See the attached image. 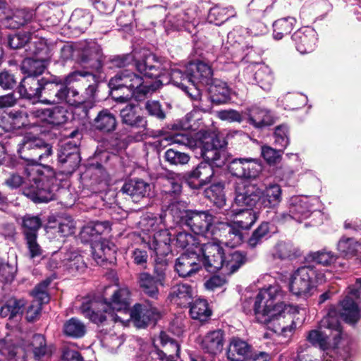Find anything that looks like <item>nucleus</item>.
<instances>
[{
	"label": "nucleus",
	"mask_w": 361,
	"mask_h": 361,
	"mask_svg": "<svg viewBox=\"0 0 361 361\" xmlns=\"http://www.w3.org/2000/svg\"><path fill=\"white\" fill-rule=\"evenodd\" d=\"M159 74L152 78H159L153 82L144 81L143 78L129 70H123L117 73L111 78L109 86L113 94H117L119 90H124L123 95L118 99L123 101L130 97L141 100L145 97L152 94L159 89L163 85L172 82L175 86L181 88L191 99L197 101L201 99V92L198 87L192 83V79L188 72H185L179 68L173 67L166 75L162 72L161 64L159 68Z\"/></svg>",
	"instance_id": "f257e3e1"
},
{
	"label": "nucleus",
	"mask_w": 361,
	"mask_h": 361,
	"mask_svg": "<svg viewBox=\"0 0 361 361\" xmlns=\"http://www.w3.org/2000/svg\"><path fill=\"white\" fill-rule=\"evenodd\" d=\"M285 295L279 284L270 285L262 288L253 300L243 302V309L247 312L252 311L256 320L268 326L276 334L288 336L295 328L293 314L299 312L298 307L280 300Z\"/></svg>",
	"instance_id": "f03ea898"
},
{
	"label": "nucleus",
	"mask_w": 361,
	"mask_h": 361,
	"mask_svg": "<svg viewBox=\"0 0 361 361\" xmlns=\"http://www.w3.org/2000/svg\"><path fill=\"white\" fill-rule=\"evenodd\" d=\"M171 143L185 145L190 149L200 148L205 161L201 162L190 173V177L197 179L200 185L212 181L214 167H221L227 160L226 142L214 132L200 130L190 135L186 133H172L165 137Z\"/></svg>",
	"instance_id": "7ed1b4c3"
},
{
	"label": "nucleus",
	"mask_w": 361,
	"mask_h": 361,
	"mask_svg": "<svg viewBox=\"0 0 361 361\" xmlns=\"http://www.w3.org/2000/svg\"><path fill=\"white\" fill-rule=\"evenodd\" d=\"M225 240H215L203 243L202 252L204 257V267L209 272L223 269L225 273L232 274L245 262V256L238 251L225 252L221 243Z\"/></svg>",
	"instance_id": "20e7f679"
},
{
	"label": "nucleus",
	"mask_w": 361,
	"mask_h": 361,
	"mask_svg": "<svg viewBox=\"0 0 361 361\" xmlns=\"http://www.w3.org/2000/svg\"><path fill=\"white\" fill-rule=\"evenodd\" d=\"M25 173V178L18 173H12L5 183L12 189L24 184L23 194L35 202H47L52 200L49 185L44 182L46 177L40 172L39 169L27 166Z\"/></svg>",
	"instance_id": "39448f33"
},
{
	"label": "nucleus",
	"mask_w": 361,
	"mask_h": 361,
	"mask_svg": "<svg viewBox=\"0 0 361 361\" xmlns=\"http://www.w3.org/2000/svg\"><path fill=\"white\" fill-rule=\"evenodd\" d=\"M104 56L102 48L94 41L83 42L78 44V57L76 62L90 71H76L68 74L66 78V83H71L80 80V78H87L89 82H96L97 77L94 72L99 73L102 68Z\"/></svg>",
	"instance_id": "423d86ee"
},
{
	"label": "nucleus",
	"mask_w": 361,
	"mask_h": 361,
	"mask_svg": "<svg viewBox=\"0 0 361 361\" xmlns=\"http://www.w3.org/2000/svg\"><path fill=\"white\" fill-rule=\"evenodd\" d=\"M142 243L147 245L153 254L167 255L171 252V235L161 225V219L145 216L139 222Z\"/></svg>",
	"instance_id": "0eeeda50"
},
{
	"label": "nucleus",
	"mask_w": 361,
	"mask_h": 361,
	"mask_svg": "<svg viewBox=\"0 0 361 361\" xmlns=\"http://www.w3.org/2000/svg\"><path fill=\"white\" fill-rule=\"evenodd\" d=\"M341 336V328L336 312L331 309L319 322L318 329L308 332L307 340L324 350L336 348Z\"/></svg>",
	"instance_id": "6e6552de"
},
{
	"label": "nucleus",
	"mask_w": 361,
	"mask_h": 361,
	"mask_svg": "<svg viewBox=\"0 0 361 361\" xmlns=\"http://www.w3.org/2000/svg\"><path fill=\"white\" fill-rule=\"evenodd\" d=\"M226 215L231 217L235 216L236 220L231 223L222 224V229L226 233L224 243L228 247H234L242 243L243 240L242 231L250 229L256 221L257 215L252 209H240L237 212L234 208L228 211Z\"/></svg>",
	"instance_id": "1a4fd4ad"
},
{
	"label": "nucleus",
	"mask_w": 361,
	"mask_h": 361,
	"mask_svg": "<svg viewBox=\"0 0 361 361\" xmlns=\"http://www.w3.org/2000/svg\"><path fill=\"white\" fill-rule=\"evenodd\" d=\"M133 61L137 71L146 77L152 78L159 74L160 61L152 54H142L134 50L131 54L117 56L112 60L113 64L118 68L125 67Z\"/></svg>",
	"instance_id": "9d476101"
},
{
	"label": "nucleus",
	"mask_w": 361,
	"mask_h": 361,
	"mask_svg": "<svg viewBox=\"0 0 361 361\" xmlns=\"http://www.w3.org/2000/svg\"><path fill=\"white\" fill-rule=\"evenodd\" d=\"M215 219L209 211L189 210L181 216L183 223L192 232L212 241L218 240L214 237Z\"/></svg>",
	"instance_id": "9b49d317"
},
{
	"label": "nucleus",
	"mask_w": 361,
	"mask_h": 361,
	"mask_svg": "<svg viewBox=\"0 0 361 361\" xmlns=\"http://www.w3.org/2000/svg\"><path fill=\"white\" fill-rule=\"evenodd\" d=\"M155 342H159L164 350L149 352L143 349L138 353L135 361H176L179 356L180 345L174 339L166 333L161 331Z\"/></svg>",
	"instance_id": "f8f14e48"
},
{
	"label": "nucleus",
	"mask_w": 361,
	"mask_h": 361,
	"mask_svg": "<svg viewBox=\"0 0 361 361\" xmlns=\"http://www.w3.org/2000/svg\"><path fill=\"white\" fill-rule=\"evenodd\" d=\"M315 269L311 266L298 268L290 278L289 290L295 296L307 299L313 294Z\"/></svg>",
	"instance_id": "ddd939ff"
},
{
	"label": "nucleus",
	"mask_w": 361,
	"mask_h": 361,
	"mask_svg": "<svg viewBox=\"0 0 361 361\" xmlns=\"http://www.w3.org/2000/svg\"><path fill=\"white\" fill-rule=\"evenodd\" d=\"M260 159L255 158H235L229 162L228 171L234 176L252 180L262 171Z\"/></svg>",
	"instance_id": "4468645a"
},
{
	"label": "nucleus",
	"mask_w": 361,
	"mask_h": 361,
	"mask_svg": "<svg viewBox=\"0 0 361 361\" xmlns=\"http://www.w3.org/2000/svg\"><path fill=\"white\" fill-rule=\"evenodd\" d=\"M202 251V248L200 249ZM204 260L202 252L201 255L195 252H188L182 254L178 257L175 262V271L180 277L192 276L204 267Z\"/></svg>",
	"instance_id": "2eb2a0df"
},
{
	"label": "nucleus",
	"mask_w": 361,
	"mask_h": 361,
	"mask_svg": "<svg viewBox=\"0 0 361 361\" xmlns=\"http://www.w3.org/2000/svg\"><path fill=\"white\" fill-rule=\"evenodd\" d=\"M129 314L138 328H144L150 322H156L160 318L159 311L148 301L135 304L130 310Z\"/></svg>",
	"instance_id": "dca6fc26"
},
{
	"label": "nucleus",
	"mask_w": 361,
	"mask_h": 361,
	"mask_svg": "<svg viewBox=\"0 0 361 361\" xmlns=\"http://www.w3.org/2000/svg\"><path fill=\"white\" fill-rule=\"evenodd\" d=\"M359 295V290L352 288L340 302V315L347 323L355 324L360 317V310L357 302Z\"/></svg>",
	"instance_id": "f3484780"
},
{
	"label": "nucleus",
	"mask_w": 361,
	"mask_h": 361,
	"mask_svg": "<svg viewBox=\"0 0 361 361\" xmlns=\"http://www.w3.org/2000/svg\"><path fill=\"white\" fill-rule=\"evenodd\" d=\"M58 161L64 172H73L80 161L78 147L76 143L69 141L63 145L58 154Z\"/></svg>",
	"instance_id": "a211bd4d"
},
{
	"label": "nucleus",
	"mask_w": 361,
	"mask_h": 361,
	"mask_svg": "<svg viewBox=\"0 0 361 361\" xmlns=\"http://www.w3.org/2000/svg\"><path fill=\"white\" fill-rule=\"evenodd\" d=\"M259 188L256 185L248 184L235 190L234 204L240 207L259 208Z\"/></svg>",
	"instance_id": "6ab92c4d"
},
{
	"label": "nucleus",
	"mask_w": 361,
	"mask_h": 361,
	"mask_svg": "<svg viewBox=\"0 0 361 361\" xmlns=\"http://www.w3.org/2000/svg\"><path fill=\"white\" fill-rule=\"evenodd\" d=\"M68 114L67 109L61 106L46 109L33 108L30 110V116L33 118H39L55 126L65 123L68 120Z\"/></svg>",
	"instance_id": "aec40b11"
},
{
	"label": "nucleus",
	"mask_w": 361,
	"mask_h": 361,
	"mask_svg": "<svg viewBox=\"0 0 361 361\" xmlns=\"http://www.w3.org/2000/svg\"><path fill=\"white\" fill-rule=\"evenodd\" d=\"M95 303H82L80 307L82 314L87 318L90 319L94 323L101 324L106 320L113 321L114 322L124 323V319L118 316L116 312H112L106 303H102L101 310L95 311L93 307Z\"/></svg>",
	"instance_id": "412c9836"
},
{
	"label": "nucleus",
	"mask_w": 361,
	"mask_h": 361,
	"mask_svg": "<svg viewBox=\"0 0 361 361\" xmlns=\"http://www.w3.org/2000/svg\"><path fill=\"white\" fill-rule=\"evenodd\" d=\"M314 198L307 196H293L289 200L288 209L293 214L294 220L301 222L310 216L314 211Z\"/></svg>",
	"instance_id": "4be33fe9"
},
{
	"label": "nucleus",
	"mask_w": 361,
	"mask_h": 361,
	"mask_svg": "<svg viewBox=\"0 0 361 361\" xmlns=\"http://www.w3.org/2000/svg\"><path fill=\"white\" fill-rule=\"evenodd\" d=\"M296 49L305 54L313 51L317 40L316 31L310 27H305L297 30L292 36Z\"/></svg>",
	"instance_id": "5701e85b"
},
{
	"label": "nucleus",
	"mask_w": 361,
	"mask_h": 361,
	"mask_svg": "<svg viewBox=\"0 0 361 361\" xmlns=\"http://www.w3.org/2000/svg\"><path fill=\"white\" fill-rule=\"evenodd\" d=\"M30 117V113L28 114L22 111H4L1 116V125L6 131L35 125L31 122Z\"/></svg>",
	"instance_id": "b1692460"
},
{
	"label": "nucleus",
	"mask_w": 361,
	"mask_h": 361,
	"mask_svg": "<svg viewBox=\"0 0 361 361\" xmlns=\"http://www.w3.org/2000/svg\"><path fill=\"white\" fill-rule=\"evenodd\" d=\"M186 71L190 75L192 83L197 87V83L208 85L213 80V71L209 65L202 61L190 63Z\"/></svg>",
	"instance_id": "393cba45"
},
{
	"label": "nucleus",
	"mask_w": 361,
	"mask_h": 361,
	"mask_svg": "<svg viewBox=\"0 0 361 361\" xmlns=\"http://www.w3.org/2000/svg\"><path fill=\"white\" fill-rule=\"evenodd\" d=\"M35 16L32 10L8 9L2 18V24L9 29H18L30 23Z\"/></svg>",
	"instance_id": "a878e982"
},
{
	"label": "nucleus",
	"mask_w": 361,
	"mask_h": 361,
	"mask_svg": "<svg viewBox=\"0 0 361 361\" xmlns=\"http://www.w3.org/2000/svg\"><path fill=\"white\" fill-rule=\"evenodd\" d=\"M42 80L36 77L27 75L21 80L18 92L23 98L32 100L34 104L39 103V98H42Z\"/></svg>",
	"instance_id": "bb28decb"
},
{
	"label": "nucleus",
	"mask_w": 361,
	"mask_h": 361,
	"mask_svg": "<svg viewBox=\"0 0 361 361\" xmlns=\"http://www.w3.org/2000/svg\"><path fill=\"white\" fill-rule=\"evenodd\" d=\"M224 345V334L221 329L209 331L202 338L201 348L212 356L220 354Z\"/></svg>",
	"instance_id": "cd10ccee"
},
{
	"label": "nucleus",
	"mask_w": 361,
	"mask_h": 361,
	"mask_svg": "<svg viewBox=\"0 0 361 361\" xmlns=\"http://www.w3.org/2000/svg\"><path fill=\"white\" fill-rule=\"evenodd\" d=\"M244 114L247 122L257 128L271 126L274 123V118L271 113L269 110L259 106H255L247 108Z\"/></svg>",
	"instance_id": "c85d7f7f"
},
{
	"label": "nucleus",
	"mask_w": 361,
	"mask_h": 361,
	"mask_svg": "<svg viewBox=\"0 0 361 361\" xmlns=\"http://www.w3.org/2000/svg\"><path fill=\"white\" fill-rule=\"evenodd\" d=\"M130 295V292L127 287H121L114 292L111 300L105 302L106 306L112 312H117L121 314H128L130 312L128 309Z\"/></svg>",
	"instance_id": "c756f323"
},
{
	"label": "nucleus",
	"mask_w": 361,
	"mask_h": 361,
	"mask_svg": "<svg viewBox=\"0 0 361 361\" xmlns=\"http://www.w3.org/2000/svg\"><path fill=\"white\" fill-rule=\"evenodd\" d=\"M50 281L45 280L35 286L32 292V295L35 299V302L38 303L36 307L32 305L27 312V319L28 321H33L36 317L39 314L41 310V305L46 304L49 301V296L47 293V287L49 285Z\"/></svg>",
	"instance_id": "7c9ffc66"
},
{
	"label": "nucleus",
	"mask_w": 361,
	"mask_h": 361,
	"mask_svg": "<svg viewBox=\"0 0 361 361\" xmlns=\"http://www.w3.org/2000/svg\"><path fill=\"white\" fill-rule=\"evenodd\" d=\"M150 190V185L140 179H131L126 182L121 188V191L129 195L135 202L148 196Z\"/></svg>",
	"instance_id": "2f4dec72"
},
{
	"label": "nucleus",
	"mask_w": 361,
	"mask_h": 361,
	"mask_svg": "<svg viewBox=\"0 0 361 361\" xmlns=\"http://www.w3.org/2000/svg\"><path fill=\"white\" fill-rule=\"evenodd\" d=\"M110 230V224L108 221L92 222L82 228L80 238L84 242H90L92 245L94 242L103 240L101 235Z\"/></svg>",
	"instance_id": "473e14b6"
},
{
	"label": "nucleus",
	"mask_w": 361,
	"mask_h": 361,
	"mask_svg": "<svg viewBox=\"0 0 361 361\" xmlns=\"http://www.w3.org/2000/svg\"><path fill=\"white\" fill-rule=\"evenodd\" d=\"M259 208H274L281 201L282 190L278 184H270L264 190L259 188Z\"/></svg>",
	"instance_id": "72a5a7b5"
},
{
	"label": "nucleus",
	"mask_w": 361,
	"mask_h": 361,
	"mask_svg": "<svg viewBox=\"0 0 361 361\" xmlns=\"http://www.w3.org/2000/svg\"><path fill=\"white\" fill-rule=\"evenodd\" d=\"M92 255L98 264L110 260L116 252L115 245L108 240H102L91 245Z\"/></svg>",
	"instance_id": "f704fd0d"
},
{
	"label": "nucleus",
	"mask_w": 361,
	"mask_h": 361,
	"mask_svg": "<svg viewBox=\"0 0 361 361\" xmlns=\"http://www.w3.org/2000/svg\"><path fill=\"white\" fill-rule=\"evenodd\" d=\"M250 346L239 338H233L227 348V357L231 361H245L250 355Z\"/></svg>",
	"instance_id": "c9c22d12"
},
{
	"label": "nucleus",
	"mask_w": 361,
	"mask_h": 361,
	"mask_svg": "<svg viewBox=\"0 0 361 361\" xmlns=\"http://www.w3.org/2000/svg\"><path fill=\"white\" fill-rule=\"evenodd\" d=\"M62 85L57 82L42 80V98H39V103L44 104H55L60 103V98H62Z\"/></svg>",
	"instance_id": "e433bc0d"
},
{
	"label": "nucleus",
	"mask_w": 361,
	"mask_h": 361,
	"mask_svg": "<svg viewBox=\"0 0 361 361\" xmlns=\"http://www.w3.org/2000/svg\"><path fill=\"white\" fill-rule=\"evenodd\" d=\"M116 126L115 115L108 109L100 111L92 122V127L104 133L113 132L116 130Z\"/></svg>",
	"instance_id": "4c0bfd02"
},
{
	"label": "nucleus",
	"mask_w": 361,
	"mask_h": 361,
	"mask_svg": "<svg viewBox=\"0 0 361 361\" xmlns=\"http://www.w3.org/2000/svg\"><path fill=\"white\" fill-rule=\"evenodd\" d=\"M170 297L171 301L180 307H186L192 303L193 290L187 283H179L172 287Z\"/></svg>",
	"instance_id": "58836bf2"
},
{
	"label": "nucleus",
	"mask_w": 361,
	"mask_h": 361,
	"mask_svg": "<svg viewBox=\"0 0 361 361\" xmlns=\"http://www.w3.org/2000/svg\"><path fill=\"white\" fill-rule=\"evenodd\" d=\"M138 106L128 104L121 111V117L123 123L133 127L145 130L147 121L138 114Z\"/></svg>",
	"instance_id": "ea45409f"
},
{
	"label": "nucleus",
	"mask_w": 361,
	"mask_h": 361,
	"mask_svg": "<svg viewBox=\"0 0 361 361\" xmlns=\"http://www.w3.org/2000/svg\"><path fill=\"white\" fill-rule=\"evenodd\" d=\"M137 283L142 291L147 296L157 299L159 294V286L164 285L148 272H141L138 275Z\"/></svg>",
	"instance_id": "a19ab883"
},
{
	"label": "nucleus",
	"mask_w": 361,
	"mask_h": 361,
	"mask_svg": "<svg viewBox=\"0 0 361 361\" xmlns=\"http://www.w3.org/2000/svg\"><path fill=\"white\" fill-rule=\"evenodd\" d=\"M38 143H41V138L31 135H25L18 144V153L20 157L31 164Z\"/></svg>",
	"instance_id": "79ce46f5"
},
{
	"label": "nucleus",
	"mask_w": 361,
	"mask_h": 361,
	"mask_svg": "<svg viewBox=\"0 0 361 361\" xmlns=\"http://www.w3.org/2000/svg\"><path fill=\"white\" fill-rule=\"evenodd\" d=\"M209 93L213 103L223 104L230 99V90L226 82L215 80L209 85Z\"/></svg>",
	"instance_id": "37998d69"
},
{
	"label": "nucleus",
	"mask_w": 361,
	"mask_h": 361,
	"mask_svg": "<svg viewBox=\"0 0 361 361\" xmlns=\"http://www.w3.org/2000/svg\"><path fill=\"white\" fill-rule=\"evenodd\" d=\"M38 144L33 157V160H32L30 165L29 164L27 166H33L36 169H39L38 166H42L44 168H47L48 166L44 163L49 162L53 154L52 147L42 139H41V143Z\"/></svg>",
	"instance_id": "c03bdc74"
},
{
	"label": "nucleus",
	"mask_w": 361,
	"mask_h": 361,
	"mask_svg": "<svg viewBox=\"0 0 361 361\" xmlns=\"http://www.w3.org/2000/svg\"><path fill=\"white\" fill-rule=\"evenodd\" d=\"M32 350L35 358L38 361L47 360L51 354L47 346L45 338L41 334H35L31 342Z\"/></svg>",
	"instance_id": "a18cd8bd"
},
{
	"label": "nucleus",
	"mask_w": 361,
	"mask_h": 361,
	"mask_svg": "<svg viewBox=\"0 0 361 361\" xmlns=\"http://www.w3.org/2000/svg\"><path fill=\"white\" fill-rule=\"evenodd\" d=\"M0 354L9 361H25V353L23 348L14 345L7 340H0Z\"/></svg>",
	"instance_id": "49530a36"
},
{
	"label": "nucleus",
	"mask_w": 361,
	"mask_h": 361,
	"mask_svg": "<svg viewBox=\"0 0 361 361\" xmlns=\"http://www.w3.org/2000/svg\"><path fill=\"white\" fill-rule=\"evenodd\" d=\"M61 92H63V97L60 98V102H65L71 106H75L81 105L84 109L85 116H87L88 110L86 109L87 106L84 104L85 99L80 95L77 90L62 86Z\"/></svg>",
	"instance_id": "de8ad7c7"
},
{
	"label": "nucleus",
	"mask_w": 361,
	"mask_h": 361,
	"mask_svg": "<svg viewBox=\"0 0 361 361\" xmlns=\"http://www.w3.org/2000/svg\"><path fill=\"white\" fill-rule=\"evenodd\" d=\"M188 21L186 13L181 11L169 13L164 21V26L167 32L178 30L185 25Z\"/></svg>",
	"instance_id": "09e8293b"
},
{
	"label": "nucleus",
	"mask_w": 361,
	"mask_h": 361,
	"mask_svg": "<svg viewBox=\"0 0 361 361\" xmlns=\"http://www.w3.org/2000/svg\"><path fill=\"white\" fill-rule=\"evenodd\" d=\"M224 188V185L221 183H218L212 185L204 191L206 197L219 209L223 208L226 204V196Z\"/></svg>",
	"instance_id": "8fccbe9b"
},
{
	"label": "nucleus",
	"mask_w": 361,
	"mask_h": 361,
	"mask_svg": "<svg viewBox=\"0 0 361 361\" xmlns=\"http://www.w3.org/2000/svg\"><path fill=\"white\" fill-rule=\"evenodd\" d=\"M296 23L292 17L280 18L273 23V36L276 39H281L283 36L290 33Z\"/></svg>",
	"instance_id": "3c124183"
},
{
	"label": "nucleus",
	"mask_w": 361,
	"mask_h": 361,
	"mask_svg": "<svg viewBox=\"0 0 361 361\" xmlns=\"http://www.w3.org/2000/svg\"><path fill=\"white\" fill-rule=\"evenodd\" d=\"M235 12L233 7L223 8L215 6L209 10L208 20L211 23L219 25L231 17H233Z\"/></svg>",
	"instance_id": "603ef678"
},
{
	"label": "nucleus",
	"mask_w": 361,
	"mask_h": 361,
	"mask_svg": "<svg viewBox=\"0 0 361 361\" xmlns=\"http://www.w3.org/2000/svg\"><path fill=\"white\" fill-rule=\"evenodd\" d=\"M46 68V61L42 59L26 58L23 60L21 70L27 75L36 77L43 73Z\"/></svg>",
	"instance_id": "864d4df0"
},
{
	"label": "nucleus",
	"mask_w": 361,
	"mask_h": 361,
	"mask_svg": "<svg viewBox=\"0 0 361 361\" xmlns=\"http://www.w3.org/2000/svg\"><path fill=\"white\" fill-rule=\"evenodd\" d=\"M255 80L262 90H270L274 80L272 71L267 66H260L255 73Z\"/></svg>",
	"instance_id": "5fc2aeb1"
},
{
	"label": "nucleus",
	"mask_w": 361,
	"mask_h": 361,
	"mask_svg": "<svg viewBox=\"0 0 361 361\" xmlns=\"http://www.w3.org/2000/svg\"><path fill=\"white\" fill-rule=\"evenodd\" d=\"M86 332L85 325L77 318H71L63 325V333L69 337L78 338L82 337Z\"/></svg>",
	"instance_id": "6e6d98bb"
},
{
	"label": "nucleus",
	"mask_w": 361,
	"mask_h": 361,
	"mask_svg": "<svg viewBox=\"0 0 361 361\" xmlns=\"http://www.w3.org/2000/svg\"><path fill=\"white\" fill-rule=\"evenodd\" d=\"M211 313L208 303L204 299L196 300L190 306V314L193 319L205 321L210 317Z\"/></svg>",
	"instance_id": "4d7b16f0"
},
{
	"label": "nucleus",
	"mask_w": 361,
	"mask_h": 361,
	"mask_svg": "<svg viewBox=\"0 0 361 361\" xmlns=\"http://www.w3.org/2000/svg\"><path fill=\"white\" fill-rule=\"evenodd\" d=\"M41 226L42 221L37 216L27 214L23 218L22 228L25 238L30 235L37 236V232Z\"/></svg>",
	"instance_id": "13d9d810"
},
{
	"label": "nucleus",
	"mask_w": 361,
	"mask_h": 361,
	"mask_svg": "<svg viewBox=\"0 0 361 361\" xmlns=\"http://www.w3.org/2000/svg\"><path fill=\"white\" fill-rule=\"evenodd\" d=\"M71 21L75 24L76 28L84 32L92 23V16L87 10L77 8L73 12Z\"/></svg>",
	"instance_id": "bf43d9fd"
},
{
	"label": "nucleus",
	"mask_w": 361,
	"mask_h": 361,
	"mask_svg": "<svg viewBox=\"0 0 361 361\" xmlns=\"http://www.w3.org/2000/svg\"><path fill=\"white\" fill-rule=\"evenodd\" d=\"M277 102L279 105L284 106L285 109H295L300 105H304L307 102V97L300 93H287Z\"/></svg>",
	"instance_id": "052dcab7"
},
{
	"label": "nucleus",
	"mask_w": 361,
	"mask_h": 361,
	"mask_svg": "<svg viewBox=\"0 0 361 361\" xmlns=\"http://www.w3.org/2000/svg\"><path fill=\"white\" fill-rule=\"evenodd\" d=\"M23 306L24 303L22 300L11 299L6 305L1 307L0 315L2 317L13 319L23 312Z\"/></svg>",
	"instance_id": "680f3d73"
},
{
	"label": "nucleus",
	"mask_w": 361,
	"mask_h": 361,
	"mask_svg": "<svg viewBox=\"0 0 361 361\" xmlns=\"http://www.w3.org/2000/svg\"><path fill=\"white\" fill-rule=\"evenodd\" d=\"M338 251L346 257L354 256L360 247V244L354 238H342L338 243Z\"/></svg>",
	"instance_id": "e2e57ef3"
},
{
	"label": "nucleus",
	"mask_w": 361,
	"mask_h": 361,
	"mask_svg": "<svg viewBox=\"0 0 361 361\" xmlns=\"http://www.w3.org/2000/svg\"><path fill=\"white\" fill-rule=\"evenodd\" d=\"M269 231L268 223L261 224L257 228H256L250 238L247 240V245L250 248H255L258 245H260L267 236Z\"/></svg>",
	"instance_id": "0e129e2a"
},
{
	"label": "nucleus",
	"mask_w": 361,
	"mask_h": 361,
	"mask_svg": "<svg viewBox=\"0 0 361 361\" xmlns=\"http://www.w3.org/2000/svg\"><path fill=\"white\" fill-rule=\"evenodd\" d=\"M135 11L126 8L122 10L116 18V23L121 29L128 32L133 27Z\"/></svg>",
	"instance_id": "69168bd1"
},
{
	"label": "nucleus",
	"mask_w": 361,
	"mask_h": 361,
	"mask_svg": "<svg viewBox=\"0 0 361 361\" xmlns=\"http://www.w3.org/2000/svg\"><path fill=\"white\" fill-rule=\"evenodd\" d=\"M166 161L172 165H184L190 161V156L185 152H181L173 149H169L164 154Z\"/></svg>",
	"instance_id": "338daca9"
},
{
	"label": "nucleus",
	"mask_w": 361,
	"mask_h": 361,
	"mask_svg": "<svg viewBox=\"0 0 361 361\" xmlns=\"http://www.w3.org/2000/svg\"><path fill=\"white\" fill-rule=\"evenodd\" d=\"M275 145L283 150L289 144V129L286 125H280L276 127L274 133Z\"/></svg>",
	"instance_id": "774afa93"
}]
</instances>
